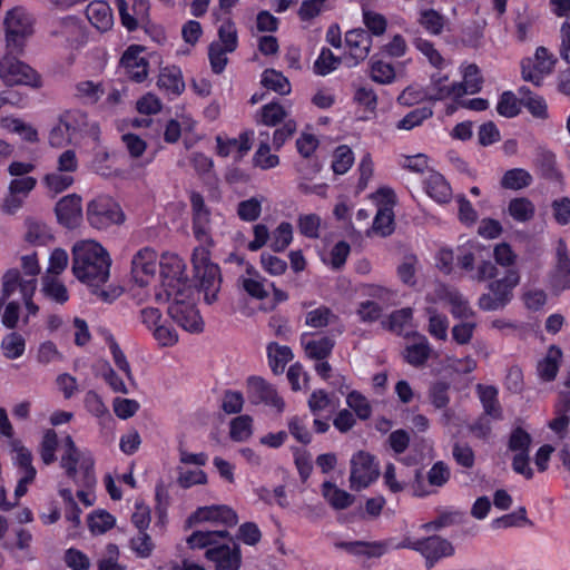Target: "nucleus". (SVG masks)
I'll use <instances>...</instances> for the list:
<instances>
[{"label": "nucleus", "mask_w": 570, "mask_h": 570, "mask_svg": "<svg viewBox=\"0 0 570 570\" xmlns=\"http://www.w3.org/2000/svg\"><path fill=\"white\" fill-rule=\"evenodd\" d=\"M75 465H80L85 469L87 484V489L78 491L77 497L86 507H90L96 501V495L91 489L95 483V479L89 473L90 468L94 465V460L89 453L73 449V466Z\"/></svg>", "instance_id": "c85d7f7f"}, {"label": "nucleus", "mask_w": 570, "mask_h": 570, "mask_svg": "<svg viewBox=\"0 0 570 570\" xmlns=\"http://www.w3.org/2000/svg\"><path fill=\"white\" fill-rule=\"evenodd\" d=\"M531 435L521 428L514 429L509 439V451L512 453V469L525 479L533 478V469L529 462Z\"/></svg>", "instance_id": "2eb2a0df"}, {"label": "nucleus", "mask_w": 570, "mask_h": 570, "mask_svg": "<svg viewBox=\"0 0 570 570\" xmlns=\"http://www.w3.org/2000/svg\"><path fill=\"white\" fill-rule=\"evenodd\" d=\"M186 275V264L174 253H164L160 258L155 249L144 247L131 258L130 276L134 286L147 287L154 284L155 299L168 298L171 288Z\"/></svg>", "instance_id": "f257e3e1"}, {"label": "nucleus", "mask_w": 570, "mask_h": 570, "mask_svg": "<svg viewBox=\"0 0 570 570\" xmlns=\"http://www.w3.org/2000/svg\"><path fill=\"white\" fill-rule=\"evenodd\" d=\"M456 259L462 269L473 273V279L484 282L498 276L499 269L491 262L490 248L476 240H468L460 245Z\"/></svg>", "instance_id": "39448f33"}, {"label": "nucleus", "mask_w": 570, "mask_h": 570, "mask_svg": "<svg viewBox=\"0 0 570 570\" xmlns=\"http://www.w3.org/2000/svg\"><path fill=\"white\" fill-rule=\"evenodd\" d=\"M87 220L97 229H107L125 222V214L119 204L108 196H98L87 205Z\"/></svg>", "instance_id": "9d476101"}, {"label": "nucleus", "mask_w": 570, "mask_h": 570, "mask_svg": "<svg viewBox=\"0 0 570 570\" xmlns=\"http://www.w3.org/2000/svg\"><path fill=\"white\" fill-rule=\"evenodd\" d=\"M253 137V131H244L236 138L217 136L216 151L222 157H232L239 160L250 150Z\"/></svg>", "instance_id": "b1692460"}, {"label": "nucleus", "mask_w": 570, "mask_h": 570, "mask_svg": "<svg viewBox=\"0 0 570 570\" xmlns=\"http://www.w3.org/2000/svg\"><path fill=\"white\" fill-rule=\"evenodd\" d=\"M86 16L90 23L98 30L106 31L114 24V17L109 4L105 1L96 0L86 8Z\"/></svg>", "instance_id": "7c9ffc66"}, {"label": "nucleus", "mask_w": 570, "mask_h": 570, "mask_svg": "<svg viewBox=\"0 0 570 570\" xmlns=\"http://www.w3.org/2000/svg\"><path fill=\"white\" fill-rule=\"evenodd\" d=\"M459 85L449 81L448 75L436 73L431 78L424 97L430 100H443L446 98L458 99Z\"/></svg>", "instance_id": "cd10ccee"}, {"label": "nucleus", "mask_w": 570, "mask_h": 570, "mask_svg": "<svg viewBox=\"0 0 570 570\" xmlns=\"http://www.w3.org/2000/svg\"><path fill=\"white\" fill-rule=\"evenodd\" d=\"M42 292L58 303H66L69 298L67 287L55 275L42 276Z\"/></svg>", "instance_id": "603ef678"}, {"label": "nucleus", "mask_w": 570, "mask_h": 570, "mask_svg": "<svg viewBox=\"0 0 570 570\" xmlns=\"http://www.w3.org/2000/svg\"><path fill=\"white\" fill-rule=\"evenodd\" d=\"M227 51H235L238 46V36L235 23L232 20L224 21L218 28V39L213 41Z\"/></svg>", "instance_id": "6e6d98bb"}, {"label": "nucleus", "mask_w": 570, "mask_h": 570, "mask_svg": "<svg viewBox=\"0 0 570 570\" xmlns=\"http://www.w3.org/2000/svg\"><path fill=\"white\" fill-rule=\"evenodd\" d=\"M6 50L23 52L27 38L33 33V18L22 7L9 10L4 18Z\"/></svg>", "instance_id": "6e6552de"}, {"label": "nucleus", "mask_w": 570, "mask_h": 570, "mask_svg": "<svg viewBox=\"0 0 570 570\" xmlns=\"http://www.w3.org/2000/svg\"><path fill=\"white\" fill-rule=\"evenodd\" d=\"M561 360L562 351L556 345L550 346L547 354L538 363L537 372L539 377L547 382L554 380Z\"/></svg>", "instance_id": "473e14b6"}, {"label": "nucleus", "mask_w": 570, "mask_h": 570, "mask_svg": "<svg viewBox=\"0 0 570 570\" xmlns=\"http://www.w3.org/2000/svg\"><path fill=\"white\" fill-rule=\"evenodd\" d=\"M341 62L330 49L323 48L314 62V71L317 75L326 76L334 71Z\"/></svg>", "instance_id": "774afa93"}, {"label": "nucleus", "mask_w": 570, "mask_h": 570, "mask_svg": "<svg viewBox=\"0 0 570 570\" xmlns=\"http://www.w3.org/2000/svg\"><path fill=\"white\" fill-rule=\"evenodd\" d=\"M380 475L379 462L365 451L355 452L350 460V488L361 491L373 484Z\"/></svg>", "instance_id": "9b49d317"}, {"label": "nucleus", "mask_w": 570, "mask_h": 570, "mask_svg": "<svg viewBox=\"0 0 570 570\" xmlns=\"http://www.w3.org/2000/svg\"><path fill=\"white\" fill-rule=\"evenodd\" d=\"M417 21L432 36L441 35L448 27V19L434 9L421 10Z\"/></svg>", "instance_id": "a19ab883"}, {"label": "nucleus", "mask_w": 570, "mask_h": 570, "mask_svg": "<svg viewBox=\"0 0 570 570\" xmlns=\"http://www.w3.org/2000/svg\"><path fill=\"white\" fill-rule=\"evenodd\" d=\"M362 294L365 297L379 303L382 306V309L397 304V293L382 285H364L362 287Z\"/></svg>", "instance_id": "79ce46f5"}, {"label": "nucleus", "mask_w": 570, "mask_h": 570, "mask_svg": "<svg viewBox=\"0 0 570 570\" xmlns=\"http://www.w3.org/2000/svg\"><path fill=\"white\" fill-rule=\"evenodd\" d=\"M430 304L442 303L448 305L453 317L469 320L474 316V311L469 301L456 289L444 284H438L428 294Z\"/></svg>", "instance_id": "f8f14e48"}, {"label": "nucleus", "mask_w": 570, "mask_h": 570, "mask_svg": "<svg viewBox=\"0 0 570 570\" xmlns=\"http://www.w3.org/2000/svg\"><path fill=\"white\" fill-rule=\"evenodd\" d=\"M293 242V226L288 222H282L271 233L269 247L274 252H284Z\"/></svg>", "instance_id": "8fccbe9b"}, {"label": "nucleus", "mask_w": 570, "mask_h": 570, "mask_svg": "<svg viewBox=\"0 0 570 570\" xmlns=\"http://www.w3.org/2000/svg\"><path fill=\"white\" fill-rule=\"evenodd\" d=\"M301 344L308 358L322 361L326 360L331 355L335 342L328 336L303 334L301 337Z\"/></svg>", "instance_id": "a878e982"}, {"label": "nucleus", "mask_w": 570, "mask_h": 570, "mask_svg": "<svg viewBox=\"0 0 570 570\" xmlns=\"http://www.w3.org/2000/svg\"><path fill=\"white\" fill-rule=\"evenodd\" d=\"M70 128L71 114L69 111H65L60 115L58 124L50 130L49 144L56 148L63 147L71 140Z\"/></svg>", "instance_id": "c03bdc74"}, {"label": "nucleus", "mask_w": 570, "mask_h": 570, "mask_svg": "<svg viewBox=\"0 0 570 570\" xmlns=\"http://www.w3.org/2000/svg\"><path fill=\"white\" fill-rule=\"evenodd\" d=\"M177 482L181 488L189 489L191 487L207 484L208 475L200 468H195V469L179 468Z\"/></svg>", "instance_id": "4d7b16f0"}, {"label": "nucleus", "mask_w": 570, "mask_h": 570, "mask_svg": "<svg viewBox=\"0 0 570 570\" xmlns=\"http://www.w3.org/2000/svg\"><path fill=\"white\" fill-rule=\"evenodd\" d=\"M547 286L557 296L570 291V256L563 242H559L556 248V259L547 275Z\"/></svg>", "instance_id": "dca6fc26"}, {"label": "nucleus", "mask_w": 570, "mask_h": 570, "mask_svg": "<svg viewBox=\"0 0 570 570\" xmlns=\"http://www.w3.org/2000/svg\"><path fill=\"white\" fill-rule=\"evenodd\" d=\"M530 183L531 175L527 170L521 168L508 170L501 179L502 187L513 190L522 189L529 186Z\"/></svg>", "instance_id": "680f3d73"}, {"label": "nucleus", "mask_w": 570, "mask_h": 570, "mask_svg": "<svg viewBox=\"0 0 570 570\" xmlns=\"http://www.w3.org/2000/svg\"><path fill=\"white\" fill-rule=\"evenodd\" d=\"M194 278L198 283L199 291L204 294L207 304L217 301L222 285L219 266L212 262L210 252L207 247H196L191 256Z\"/></svg>", "instance_id": "423d86ee"}, {"label": "nucleus", "mask_w": 570, "mask_h": 570, "mask_svg": "<svg viewBox=\"0 0 570 570\" xmlns=\"http://www.w3.org/2000/svg\"><path fill=\"white\" fill-rule=\"evenodd\" d=\"M335 315L326 306H318L305 315V324L311 327L321 328L334 322Z\"/></svg>", "instance_id": "338daca9"}, {"label": "nucleus", "mask_w": 570, "mask_h": 570, "mask_svg": "<svg viewBox=\"0 0 570 570\" xmlns=\"http://www.w3.org/2000/svg\"><path fill=\"white\" fill-rule=\"evenodd\" d=\"M529 523L530 522L527 518V510L525 508L521 507L511 513L504 514L500 518L492 520L491 528L494 530L508 529L512 527H522Z\"/></svg>", "instance_id": "13d9d810"}, {"label": "nucleus", "mask_w": 570, "mask_h": 570, "mask_svg": "<svg viewBox=\"0 0 570 570\" xmlns=\"http://www.w3.org/2000/svg\"><path fill=\"white\" fill-rule=\"evenodd\" d=\"M238 522L236 511L227 504H212L197 508L188 518L189 525L210 523L234 527Z\"/></svg>", "instance_id": "f3484780"}, {"label": "nucleus", "mask_w": 570, "mask_h": 570, "mask_svg": "<svg viewBox=\"0 0 570 570\" xmlns=\"http://www.w3.org/2000/svg\"><path fill=\"white\" fill-rule=\"evenodd\" d=\"M261 83L279 95L286 96L291 92L292 87L288 79L275 69H267L262 73Z\"/></svg>", "instance_id": "de8ad7c7"}, {"label": "nucleus", "mask_w": 570, "mask_h": 570, "mask_svg": "<svg viewBox=\"0 0 570 570\" xmlns=\"http://www.w3.org/2000/svg\"><path fill=\"white\" fill-rule=\"evenodd\" d=\"M190 203L193 209V235L204 247L209 249L214 244L212 214L206 207L202 195L193 194Z\"/></svg>", "instance_id": "a211bd4d"}, {"label": "nucleus", "mask_w": 570, "mask_h": 570, "mask_svg": "<svg viewBox=\"0 0 570 570\" xmlns=\"http://www.w3.org/2000/svg\"><path fill=\"white\" fill-rule=\"evenodd\" d=\"M267 356L272 371L279 374L284 371L286 364L292 361L293 353L288 346L271 343L267 346Z\"/></svg>", "instance_id": "a18cd8bd"}, {"label": "nucleus", "mask_w": 570, "mask_h": 570, "mask_svg": "<svg viewBox=\"0 0 570 570\" xmlns=\"http://www.w3.org/2000/svg\"><path fill=\"white\" fill-rule=\"evenodd\" d=\"M227 531H195L187 538L191 549H206L205 557L215 563L216 570H239L242 557L237 544H226Z\"/></svg>", "instance_id": "7ed1b4c3"}, {"label": "nucleus", "mask_w": 570, "mask_h": 570, "mask_svg": "<svg viewBox=\"0 0 570 570\" xmlns=\"http://www.w3.org/2000/svg\"><path fill=\"white\" fill-rule=\"evenodd\" d=\"M344 62L347 67H355L365 60L372 47V37L363 29H353L345 33Z\"/></svg>", "instance_id": "aec40b11"}, {"label": "nucleus", "mask_w": 570, "mask_h": 570, "mask_svg": "<svg viewBox=\"0 0 570 570\" xmlns=\"http://www.w3.org/2000/svg\"><path fill=\"white\" fill-rule=\"evenodd\" d=\"M288 115V110L279 102L273 101L264 105L255 115V121L258 125L275 127L281 124Z\"/></svg>", "instance_id": "c9c22d12"}, {"label": "nucleus", "mask_w": 570, "mask_h": 570, "mask_svg": "<svg viewBox=\"0 0 570 570\" xmlns=\"http://www.w3.org/2000/svg\"><path fill=\"white\" fill-rule=\"evenodd\" d=\"M519 283V272L509 269L503 277L489 283V292L479 297V307L483 311H498L505 307L511 302L513 289Z\"/></svg>", "instance_id": "1a4fd4ad"}, {"label": "nucleus", "mask_w": 570, "mask_h": 570, "mask_svg": "<svg viewBox=\"0 0 570 570\" xmlns=\"http://www.w3.org/2000/svg\"><path fill=\"white\" fill-rule=\"evenodd\" d=\"M426 194L436 203H448L452 197V189L445 178L435 170H429L423 181Z\"/></svg>", "instance_id": "c756f323"}, {"label": "nucleus", "mask_w": 570, "mask_h": 570, "mask_svg": "<svg viewBox=\"0 0 570 570\" xmlns=\"http://www.w3.org/2000/svg\"><path fill=\"white\" fill-rule=\"evenodd\" d=\"M322 495L326 502L336 510L348 508L353 503V497L336 484L326 481L322 484Z\"/></svg>", "instance_id": "58836bf2"}, {"label": "nucleus", "mask_w": 570, "mask_h": 570, "mask_svg": "<svg viewBox=\"0 0 570 570\" xmlns=\"http://www.w3.org/2000/svg\"><path fill=\"white\" fill-rule=\"evenodd\" d=\"M239 283L244 291L256 299H265L268 297V292L265 288V279L254 268L248 267L246 274L240 276Z\"/></svg>", "instance_id": "e433bc0d"}, {"label": "nucleus", "mask_w": 570, "mask_h": 570, "mask_svg": "<svg viewBox=\"0 0 570 570\" xmlns=\"http://www.w3.org/2000/svg\"><path fill=\"white\" fill-rule=\"evenodd\" d=\"M279 157L269 144L268 131H261L258 146L253 156V165L262 170H269L279 165Z\"/></svg>", "instance_id": "bb28decb"}, {"label": "nucleus", "mask_w": 570, "mask_h": 570, "mask_svg": "<svg viewBox=\"0 0 570 570\" xmlns=\"http://www.w3.org/2000/svg\"><path fill=\"white\" fill-rule=\"evenodd\" d=\"M505 212L513 220L527 223L534 217L535 206L525 197H515L508 203Z\"/></svg>", "instance_id": "ea45409f"}, {"label": "nucleus", "mask_w": 570, "mask_h": 570, "mask_svg": "<svg viewBox=\"0 0 570 570\" xmlns=\"http://www.w3.org/2000/svg\"><path fill=\"white\" fill-rule=\"evenodd\" d=\"M203 35V28L196 20H188L181 27V38L185 47L177 50V55H188L190 49L194 48Z\"/></svg>", "instance_id": "3c124183"}, {"label": "nucleus", "mask_w": 570, "mask_h": 570, "mask_svg": "<svg viewBox=\"0 0 570 570\" xmlns=\"http://www.w3.org/2000/svg\"><path fill=\"white\" fill-rule=\"evenodd\" d=\"M557 62L556 57L546 47H538L532 57L521 62L522 78L539 86L544 77L550 75Z\"/></svg>", "instance_id": "4468645a"}, {"label": "nucleus", "mask_w": 570, "mask_h": 570, "mask_svg": "<svg viewBox=\"0 0 570 570\" xmlns=\"http://www.w3.org/2000/svg\"><path fill=\"white\" fill-rule=\"evenodd\" d=\"M22 53L7 50L0 58V80L8 87L28 86L39 88L41 86L40 76L35 69L18 58Z\"/></svg>", "instance_id": "0eeeda50"}, {"label": "nucleus", "mask_w": 570, "mask_h": 570, "mask_svg": "<svg viewBox=\"0 0 570 570\" xmlns=\"http://www.w3.org/2000/svg\"><path fill=\"white\" fill-rule=\"evenodd\" d=\"M478 394L485 413L493 419H500L501 409L498 403V390L491 385H478Z\"/></svg>", "instance_id": "09e8293b"}, {"label": "nucleus", "mask_w": 570, "mask_h": 570, "mask_svg": "<svg viewBox=\"0 0 570 570\" xmlns=\"http://www.w3.org/2000/svg\"><path fill=\"white\" fill-rule=\"evenodd\" d=\"M24 239L31 245L45 246L53 239L50 228L43 222L28 217L24 220Z\"/></svg>", "instance_id": "f704fd0d"}, {"label": "nucleus", "mask_w": 570, "mask_h": 570, "mask_svg": "<svg viewBox=\"0 0 570 570\" xmlns=\"http://www.w3.org/2000/svg\"><path fill=\"white\" fill-rule=\"evenodd\" d=\"M87 523L92 534H104L116 525V518L108 511L98 509L88 514Z\"/></svg>", "instance_id": "49530a36"}, {"label": "nucleus", "mask_w": 570, "mask_h": 570, "mask_svg": "<svg viewBox=\"0 0 570 570\" xmlns=\"http://www.w3.org/2000/svg\"><path fill=\"white\" fill-rule=\"evenodd\" d=\"M71 170V149L61 154L58 161V169L55 173L47 174L43 177V183L48 188L50 196L56 197L61 194L71 185V176L68 173Z\"/></svg>", "instance_id": "5701e85b"}, {"label": "nucleus", "mask_w": 570, "mask_h": 570, "mask_svg": "<svg viewBox=\"0 0 570 570\" xmlns=\"http://www.w3.org/2000/svg\"><path fill=\"white\" fill-rule=\"evenodd\" d=\"M384 483L392 492H401L410 483V476L405 473V469H396L389 464L383 474Z\"/></svg>", "instance_id": "5fc2aeb1"}, {"label": "nucleus", "mask_w": 570, "mask_h": 570, "mask_svg": "<svg viewBox=\"0 0 570 570\" xmlns=\"http://www.w3.org/2000/svg\"><path fill=\"white\" fill-rule=\"evenodd\" d=\"M371 198L377 208L372 232L381 236H387L394 228L393 207L396 202L395 194L391 188L382 187Z\"/></svg>", "instance_id": "ddd939ff"}, {"label": "nucleus", "mask_w": 570, "mask_h": 570, "mask_svg": "<svg viewBox=\"0 0 570 570\" xmlns=\"http://www.w3.org/2000/svg\"><path fill=\"white\" fill-rule=\"evenodd\" d=\"M253 420L248 415H240L230 422L229 435L234 441L244 442L253 434Z\"/></svg>", "instance_id": "0e129e2a"}, {"label": "nucleus", "mask_w": 570, "mask_h": 570, "mask_svg": "<svg viewBox=\"0 0 570 570\" xmlns=\"http://www.w3.org/2000/svg\"><path fill=\"white\" fill-rule=\"evenodd\" d=\"M461 73L463 78L462 82H454L460 87V90L458 92L459 98L462 97L463 95H473L481 90L482 78L476 65H462Z\"/></svg>", "instance_id": "4c0bfd02"}, {"label": "nucleus", "mask_w": 570, "mask_h": 570, "mask_svg": "<svg viewBox=\"0 0 570 570\" xmlns=\"http://www.w3.org/2000/svg\"><path fill=\"white\" fill-rule=\"evenodd\" d=\"M397 165L412 173H428L433 170L430 166V159L425 154L405 155L400 154L396 158Z\"/></svg>", "instance_id": "864d4df0"}, {"label": "nucleus", "mask_w": 570, "mask_h": 570, "mask_svg": "<svg viewBox=\"0 0 570 570\" xmlns=\"http://www.w3.org/2000/svg\"><path fill=\"white\" fill-rule=\"evenodd\" d=\"M121 24L129 31L136 30L139 23L145 22L149 16L148 0H132L130 6L126 0H115Z\"/></svg>", "instance_id": "412c9836"}, {"label": "nucleus", "mask_w": 570, "mask_h": 570, "mask_svg": "<svg viewBox=\"0 0 570 570\" xmlns=\"http://www.w3.org/2000/svg\"><path fill=\"white\" fill-rule=\"evenodd\" d=\"M252 390L258 401L265 403L281 414L285 410V401L277 391L265 381L255 379L252 381Z\"/></svg>", "instance_id": "2f4dec72"}, {"label": "nucleus", "mask_w": 570, "mask_h": 570, "mask_svg": "<svg viewBox=\"0 0 570 570\" xmlns=\"http://www.w3.org/2000/svg\"><path fill=\"white\" fill-rule=\"evenodd\" d=\"M406 547L419 551L431 563L454 554L453 544L440 537L413 541L407 543Z\"/></svg>", "instance_id": "4be33fe9"}, {"label": "nucleus", "mask_w": 570, "mask_h": 570, "mask_svg": "<svg viewBox=\"0 0 570 570\" xmlns=\"http://www.w3.org/2000/svg\"><path fill=\"white\" fill-rule=\"evenodd\" d=\"M120 68L135 82H142L149 75V61L146 49L139 45L129 46L120 58Z\"/></svg>", "instance_id": "6ab92c4d"}, {"label": "nucleus", "mask_w": 570, "mask_h": 570, "mask_svg": "<svg viewBox=\"0 0 570 570\" xmlns=\"http://www.w3.org/2000/svg\"><path fill=\"white\" fill-rule=\"evenodd\" d=\"M353 163L354 155L350 147L342 145L335 149L332 158V168L335 174H345L352 167Z\"/></svg>", "instance_id": "e2e57ef3"}, {"label": "nucleus", "mask_w": 570, "mask_h": 570, "mask_svg": "<svg viewBox=\"0 0 570 570\" xmlns=\"http://www.w3.org/2000/svg\"><path fill=\"white\" fill-rule=\"evenodd\" d=\"M159 303L168 304V314L183 330L189 333H200L205 323L195 305L194 291L188 284L187 275L177 286L171 288L168 298H157Z\"/></svg>", "instance_id": "20e7f679"}, {"label": "nucleus", "mask_w": 570, "mask_h": 570, "mask_svg": "<svg viewBox=\"0 0 570 570\" xmlns=\"http://www.w3.org/2000/svg\"><path fill=\"white\" fill-rule=\"evenodd\" d=\"M426 314L429 316V333L438 340H445L449 328L448 317L438 313L432 306L426 308Z\"/></svg>", "instance_id": "bf43d9fd"}, {"label": "nucleus", "mask_w": 570, "mask_h": 570, "mask_svg": "<svg viewBox=\"0 0 570 570\" xmlns=\"http://www.w3.org/2000/svg\"><path fill=\"white\" fill-rule=\"evenodd\" d=\"M196 126V121L189 114L183 112L176 115L174 119H170L164 130V139L169 144H175L179 140L183 131H191Z\"/></svg>", "instance_id": "72a5a7b5"}, {"label": "nucleus", "mask_w": 570, "mask_h": 570, "mask_svg": "<svg viewBox=\"0 0 570 570\" xmlns=\"http://www.w3.org/2000/svg\"><path fill=\"white\" fill-rule=\"evenodd\" d=\"M2 126L11 132L18 134L28 142L38 141L37 130L29 124H26L18 118H6L2 120Z\"/></svg>", "instance_id": "052dcab7"}, {"label": "nucleus", "mask_w": 570, "mask_h": 570, "mask_svg": "<svg viewBox=\"0 0 570 570\" xmlns=\"http://www.w3.org/2000/svg\"><path fill=\"white\" fill-rule=\"evenodd\" d=\"M429 355V342L426 337L422 335H416L404 351L406 362L414 366L422 365L428 360Z\"/></svg>", "instance_id": "37998d69"}, {"label": "nucleus", "mask_w": 570, "mask_h": 570, "mask_svg": "<svg viewBox=\"0 0 570 570\" xmlns=\"http://www.w3.org/2000/svg\"><path fill=\"white\" fill-rule=\"evenodd\" d=\"M111 259L107 250L95 240H85L73 247V276L89 286L108 282Z\"/></svg>", "instance_id": "f03ea898"}, {"label": "nucleus", "mask_w": 570, "mask_h": 570, "mask_svg": "<svg viewBox=\"0 0 570 570\" xmlns=\"http://www.w3.org/2000/svg\"><path fill=\"white\" fill-rule=\"evenodd\" d=\"M157 87L167 96L177 97L185 90L181 69L177 66H165L159 70Z\"/></svg>", "instance_id": "393cba45"}, {"label": "nucleus", "mask_w": 570, "mask_h": 570, "mask_svg": "<svg viewBox=\"0 0 570 570\" xmlns=\"http://www.w3.org/2000/svg\"><path fill=\"white\" fill-rule=\"evenodd\" d=\"M120 551L116 544L106 546L98 560V570H126V567L119 563Z\"/></svg>", "instance_id": "69168bd1"}]
</instances>
